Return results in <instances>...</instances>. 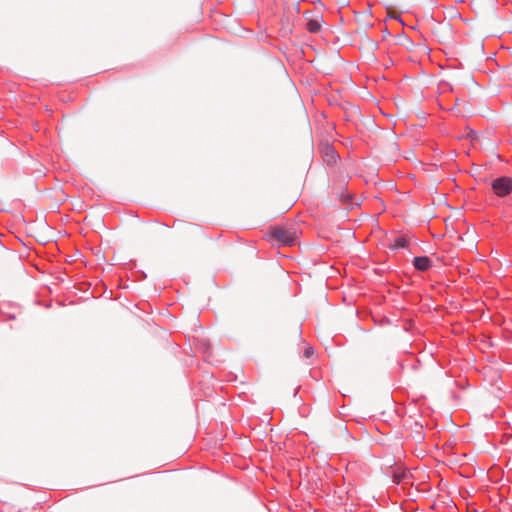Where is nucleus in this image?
Here are the masks:
<instances>
[{
	"label": "nucleus",
	"instance_id": "nucleus-1",
	"mask_svg": "<svg viewBox=\"0 0 512 512\" xmlns=\"http://www.w3.org/2000/svg\"><path fill=\"white\" fill-rule=\"evenodd\" d=\"M385 474L392 479L394 484L409 483L411 474L406 471L402 466L396 464L394 459L388 461V466Z\"/></svg>",
	"mask_w": 512,
	"mask_h": 512
},
{
	"label": "nucleus",
	"instance_id": "nucleus-2",
	"mask_svg": "<svg viewBox=\"0 0 512 512\" xmlns=\"http://www.w3.org/2000/svg\"><path fill=\"white\" fill-rule=\"evenodd\" d=\"M491 189L499 198H504L512 193V177L499 176L491 181Z\"/></svg>",
	"mask_w": 512,
	"mask_h": 512
},
{
	"label": "nucleus",
	"instance_id": "nucleus-3",
	"mask_svg": "<svg viewBox=\"0 0 512 512\" xmlns=\"http://www.w3.org/2000/svg\"><path fill=\"white\" fill-rule=\"evenodd\" d=\"M272 235L275 239H277L284 245H292L296 239L295 231H292L284 227L274 228Z\"/></svg>",
	"mask_w": 512,
	"mask_h": 512
},
{
	"label": "nucleus",
	"instance_id": "nucleus-4",
	"mask_svg": "<svg viewBox=\"0 0 512 512\" xmlns=\"http://www.w3.org/2000/svg\"><path fill=\"white\" fill-rule=\"evenodd\" d=\"M412 263L414 268L421 272H425L432 267V261L428 256H416Z\"/></svg>",
	"mask_w": 512,
	"mask_h": 512
},
{
	"label": "nucleus",
	"instance_id": "nucleus-5",
	"mask_svg": "<svg viewBox=\"0 0 512 512\" xmlns=\"http://www.w3.org/2000/svg\"><path fill=\"white\" fill-rule=\"evenodd\" d=\"M322 27L321 21L319 19H310L306 24V29L310 33H318L320 32Z\"/></svg>",
	"mask_w": 512,
	"mask_h": 512
},
{
	"label": "nucleus",
	"instance_id": "nucleus-6",
	"mask_svg": "<svg viewBox=\"0 0 512 512\" xmlns=\"http://www.w3.org/2000/svg\"><path fill=\"white\" fill-rule=\"evenodd\" d=\"M408 246V240L403 237V236H400V237H396L393 241V244L390 245V248L392 250H398V249H403V248H406Z\"/></svg>",
	"mask_w": 512,
	"mask_h": 512
},
{
	"label": "nucleus",
	"instance_id": "nucleus-7",
	"mask_svg": "<svg viewBox=\"0 0 512 512\" xmlns=\"http://www.w3.org/2000/svg\"><path fill=\"white\" fill-rule=\"evenodd\" d=\"M312 354H313V348L312 347H308V348L305 349L304 356L306 358H310Z\"/></svg>",
	"mask_w": 512,
	"mask_h": 512
},
{
	"label": "nucleus",
	"instance_id": "nucleus-8",
	"mask_svg": "<svg viewBox=\"0 0 512 512\" xmlns=\"http://www.w3.org/2000/svg\"><path fill=\"white\" fill-rule=\"evenodd\" d=\"M454 110H456V105H454V106H452L451 108L448 109V111H451V112L454 111Z\"/></svg>",
	"mask_w": 512,
	"mask_h": 512
}]
</instances>
